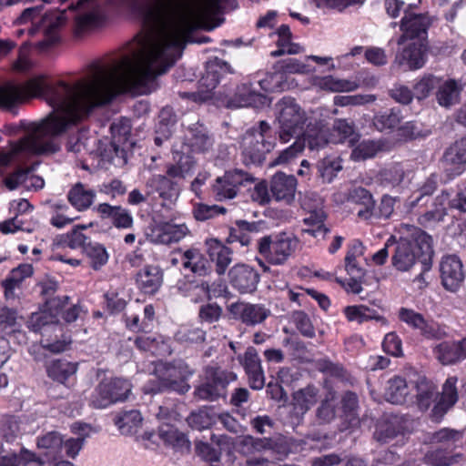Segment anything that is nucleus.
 I'll return each mask as SVG.
<instances>
[{
    "mask_svg": "<svg viewBox=\"0 0 466 466\" xmlns=\"http://www.w3.org/2000/svg\"><path fill=\"white\" fill-rule=\"evenodd\" d=\"M194 15L208 18L218 0H195ZM146 32L129 44L119 58L96 61L74 85L60 80V133L76 124L96 107L117 95H147L157 88V76L165 74L181 56L192 30L191 22L180 12V0H154L140 8Z\"/></svg>",
    "mask_w": 466,
    "mask_h": 466,
    "instance_id": "f257e3e1",
    "label": "nucleus"
},
{
    "mask_svg": "<svg viewBox=\"0 0 466 466\" xmlns=\"http://www.w3.org/2000/svg\"><path fill=\"white\" fill-rule=\"evenodd\" d=\"M57 82L47 75H40L25 85L5 84L0 86V106L10 108L30 97H41L53 108L40 122H30L24 126L25 135L12 145L8 153L0 155L2 168L11 161H24L30 155L55 152L54 141L58 135Z\"/></svg>",
    "mask_w": 466,
    "mask_h": 466,
    "instance_id": "f03ea898",
    "label": "nucleus"
},
{
    "mask_svg": "<svg viewBox=\"0 0 466 466\" xmlns=\"http://www.w3.org/2000/svg\"><path fill=\"white\" fill-rule=\"evenodd\" d=\"M40 287L45 304L40 313L31 316L28 326L32 330L39 331L42 335L35 360L43 364L48 378L56 381L58 380V336L56 334L58 301L56 297L57 286L55 280H46L40 283Z\"/></svg>",
    "mask_w": 466,
    "mask_h": 466,
    "instance_id": "7ed1b4c3",
    "label": "nucleus"
},
{
    "mask_svg": "<svg viewBox=\"0 0 466 466\" xmlns=\"http://www.w3.org/2000/svg\"><path fill=\"white\" fill-rule=\"evenodd\" d=\"M401 236L391 257L393 267L408 271L417 262L422 264V271L429 270L431 255V238L421 229L408 224L400 227Z\"/></svg>",
    "mask_w": 466,
    "mask_h": 466,
    "instance_id": "20e7f679",
    "label": "nucleus"
},
{
    "mask_svg": "<svg viewBox=\"0 0 466 466\" xmlns=\"http://www.w3.org/2000/svg\"><path fill=\"white\" fill-rule=\"evenodd\" d=\"M276 138L271 127L266 121H260L257 127L248 129L242 137L241 148L243 162L260 164L267 153L275 147Z\"/></svg>",
    "mask_w": 466,
    "mask_h": 466,
    "instance_id": "39448f33",
    "label": "nucleus"
},
{
    "mask_svg": "<svg viewBox=\"0 0 466 466\" xmlns=\"http://www.w3.org/2000/svg\"><path fill=\"white\" fill-rule=\"evenodd\" d=\"M276 110L279 138L282 143H288L302 131L308 119L307 113L289 96L280 99L276 104Z\"/></svg>",
    "mask_w": 466,
    "mask_h": 466,
    "instance_id": "423d86ee",
    "label": "nucleus"
},
{
    "mask_svg": "<svg viewBox=\"0 0 466 466\" xmlns=\"http://www.w3.org/2000/svg\"><path fill=\"white\" fill-rule=\"evenodd\" d=\"M299 240L292 233L280 232L258 240L259 255L269 264L283 265L296 252Z\"/></svg>",
    "mask_w": 466,
    "mask_h": 466,
    "instance_id": "0eeeda50",
    "label": "nucleus"
},
{
    "mask_svg": "<svg viewBox=\"0 0 466 466\" xmlns=\"http://www.w3.org/2000/svg\"><path fill=\"white\" fill-rule=\"evenodd\" d=\"M132 390L131 382L124 378L102 380L89 398V405L95 409H105L116 402L125 401Z\"/></svg>",
    "mask_w": 466,
    "mask_h": 466,
    "instance_id": "6e6552de",
    "label": "nucleus"
},
{
    "mask_svg": "<svg viewBox=\"0 0 466 466\" xmlns=\"http://www.w3.org/2000/svg\"><path fill=\"white\" fill-rule=\"evenodd\" d=\"M237 375L232 371L224 370L217 366L205 369L204 381L195 390V395L205 400H215L226 395V389Z\"/></svg>",
    "mask_w": 466,
    "mask_h": 466,
    "instance_id": "1a4fd4ad",
    "label": "nucleus"
},
{
    "mask_svg": "<svg viewBox=\"0 0 466 466\" xmlns=\"http://www.w3.org/2000/svg\"><path fill=\"white\" fill-rule=\"evenodd\" d=\"M108 0H86L83 11L75 19V32L82 35L100 27L106 19Z\"/></svg>",
    "mask_w": 466,
    "mask_h": 466,
    "instance_id": "9d476101",
    "label": "nucleus"
},
{
    "mask_svg": "<svg viewBox=\"0 0 466 466\" xmlns=\"http://www.w3.org/2000/svg\"><path fill=\"white\" fill-rule=\"evenodd\" d=\"M255 178L248 172L234 169L225 172L222 177H217L212 187L217 200L234 198L241 187L254 182Z\"/></svg>",
    "mask_w": 466,
    "mask_h": 466,
    "instance_id": "9b49d317",
    "label": "nucleus"
},
{
    "mask_svg": "<svg viewBox=\"0 0 466 466\" xmlns=\"http://www.w3.org/2000/svg\"><path fill=\"white\" fill-rule=\"evenodd\" d=\"M156 375L159 386L156 390L150 389V391L174 390L183 394L189 390L185 370L180 366L161 363L156 367Z\"/></svg>",
    "mask_w": 466,
    "mask_h": 466,
    "instance_id": "f8f14e48",
    "label": "nucleus"
},
{
    "mask_svg": "<svg viewBox=\"0 0 466 466\" xmlns=\"http://www.w3.org/2000/svg\"><path fill=\"white\" fill-rule=\"evenodd\" d=\"M233 319L245 326L254 327L263 323L269 316L270 309L263 304L237 301L228 307Z\"/></svg>",
    "mask_w": 466,
    "mask_h": 466,
    "instance_id": "ddd939ff",
    "label": "nucleus"
},
{
    "mask_svg": "<svg viewBox=\"0 0 466 466\" xmlns=\"http://www.w3.org/2000/svg\"><path fill=\"white\" fill-rule=\"evenodd\" d=\"M431 23V18L426 15H416L405 11L400 24L402 35L399 38L398 44L403 45L407 39L425 42L427 30Z\"/></svg>",
    "mask_w": 466,
    "mask_h": 466,
    "instance_id": "4468645a",
    "label": "nucleus"
},
{
    "mask_svg": "<svg viewBox=\"0 0 466 466\" xmlns=\"http://www.w3.org/2000/svg\"><path fill=\"white\" fill-rule=\"evenodd\" d=\"M238 359L248 376L249 386L253 390L262 389L265 384V376L257 350L254 347H248Z\"/></svg>",
    "mask_w": 466,
    "mask_h": 466,
    "instance_id": "2eb2a0df",
    "label": "nucleus"
},
{
    "mask_svg": "<svg viewBox=\"0 0 466 466\" xmlns=\"http://www.w3.org/2000/svg\"><path fill=\"white\" fill-rule=\"evenodd\" d=\"M440 271L442 285L447 290L456 291L464 279L462 263L455 255L442 258Z\"/></svg>",
    "mask_w": 466,
    "mask_h": 466,
    "instance_id": "dca6fc26",
    "label": "nucleus"
},
{
    "mask_svg": "<svg viewBox=\"0 0 466 466\" xmlns=\"http://www.w3.org/2000/svg\"><path fill=\"white\" fill-rule=\"evenodd\" d=\"M229 283L240 293H251L259 281L258 273L250 266L237 264L228 271Z\"/></svg>",
    "mask_w": 466,
    "mask_h": 466,
    "instance_id": "f3484780",
    "label": "nucleus"
},
{
    "mask_svg": "<svg viewBox=\"0 0 466 466\" xmlns=\"http://www.w3.org/2000/svg\"><path fill=\"white\" fill-rule=\"evenodd\" d=\"M457 382L458 378L451 376L442 384L439 399L431 410V417L434 420L441 419L457 403L459 400Z\"/></svg>",
    "mask_w": 466,
    "mask_h": 466,
    "instance_id": "a211bd4d",
    "label": "nucleus"
},
{
    "mask_svg": "<svg viewBox=\"0 0 466 466\" xmlns=\"http://www.w3.org/2000/svg\"><path fill=\"white\" fill-rule=\"evenodd\" d=\"M426 51L425 42L411 41L397 54L395 62L400 66H405L406 69H419L425 64Z\"/></svg>",
    "mask_w": 466,
    "mask_h": 466,
    "instance_id": "6ab92c4d",
    "label": "nucleus"
},
{
    "mask_svg": "<svg viewBox=\"0 0 466 466\" xmlns=\"http://www.w3.org/2000/svg\"><path fill=\"white\" fill-rule=\"evenodd\" d=\"M94 211L102 220L109 219L112 225L118 229H129L133 227L132 214L122 206L100 203L94 208Z\"/></svg>",
    "mask_w": 466,
    "mask_h": 466,
    "instance_id": "aec40b11",
    "label": "nucleus"
},
{
    "mask_svg": "<svg viewBox=\"0 0 466 466\" xmlns=\"http://www.w3.org/2000/svg\"><path fill=\"white\" fill-rule=\"evenodd\" d=\"M147 189V195H152V199L156 198V195L164 202H174L179 193V188L176 187V182L167 179L166 176L157 175L147 179L145 185Z\"/></svg>",
    "mask_w": 466,
    "mask_h": 466,
    "instance_id": "412c9836",
    "label": "nucleus"
},
{
    "mask_svg": "<svg viewBox=\"0 0 466 466\" xmlns=\"http://www.w3.org/2000/svg\"><path fill=\"white\" fill-rule=\"evenodd\" d=\"M297 179L292 175L276 173L270 182V191L277 201L290 204L295 198Z\"/></svg>",
    "mask_w": 466,
    "mask_h": 466,
    "instance_id": "4be33fe9",
    "label": "nucleus"
},
{
    "mask_svg": "<svg viewBox=\"0 0 466 466\" xmlns=\"http://www.w3.org/2000/svg\"><path fill=\"white\" fill-rule=\"evenodd\" d=\"M189 230L186 224L164 222L157 224L151 231V238L155 243L170 245L183 239Z\"/></svg>",
    "mask_w": 466,
    "mask_h": 466,
    "instance_id": "5701e85b",
    "label": "nucleus"
},
{
    "mask_svg": "<svg viewBox=\"0 0 466 466\" xmlns=\"http://www.w3.org/2000/svg\"><path fill=\"white\" fill-rule=\"evenodd\" d=\"M399 318L410 327L419 329L420 334L428 339H437L441 336V330L436 323L426 320L421 314L412 309L401 308Z\"/></svg>",
    "mask_w": 466,
    "mask_h": 466,
    "instance_id": "b1692460",
    "label": "nucleus"
},
{
    "mask_svg": "<svg viewBox=\"0 0 466 466\" xmlns=\"http://www.w3.org/2000/svg\"><path fill=\"white\" fill-rule=\"evenodd\" d=\"M205 246L209 259L215 263L216 272L223 275L232 262V250L217 238H207Z\"/></svg>",
    "mask_w": 466,
    "mask_h": 466,
    "instance_id": "393cba45",
    "label": "nucleus"
},
{
    "mask_svg": "<svg viewBox=\"0 0 466 466\" xmlns=\"http://www.w3.org/2000/svg\"><path fill=\"white\" fill-rule=\"evenodd\" d=\"M44 39L35 45L41 54L51 50L58 41V12L56 10L46 13L41 20Z\"/></svg>",
    "mask_w": 466,
    "mask_h": 466,
    "instance_id": "a878e982",
    "label": "nucleus"
},
{
    "mask_svg": "<svg viewBox=\"0 0 466 466\" xmlns=\"http://www.w3.org/2000/svg\"><path fill=\"white\" fill-rule=\"evenodd\" d=\"M163 272L158 266L147 265L136 275V284L145 294L154 295L161 287Z\"/></svg>",
    "mask_w": 466,
    "mask_h": 466,
    "instance_id": "bb28decb",
    "label": "nucleus"
},
{
    "mask_svg": "<svg viewBox=\"0 0 466 466\" xmlns=\"http://www.w3.org/2000/svg\"><path fill=\"white\" fill-rule=\"evenodd\" d=\"M384 397L392 404L413 403L410 388L405 379L400 376H394L387 381Z\"/></svg>",
    "mask_w": 466,
    "mask_h": 466,
    "instance_id": "cd10ccee",
    "label": "nucleus"
},
{
    "mask_svg": "<svg viewBox=\"0 0 466 466\" xmlns=\"http://www.w3.org/2000/svg\"><path fill=\"white\" fill-rule=\"evenodd\" d=\"M299 138L301 139L304 147L307 146L310 150H319L331 143L329 128L320 123L309 124L302 136Z\"/></svg>",
    "mask_w": 466,
    "mask_h": 466,
    "instance_id": "c85d7f7f",
    "label": "nucleus"
},
{
    "mask_svg": "<svg viewBox=\"0 0 466 466\" xmlns=\"http://www.w3.org/2000/svg\"><path fill=\"white\" fill-rule=\"evenodd\" d=\"M96 196L95 190L78 182L68 191L67 199L77 211H86L94 204Z\"/></svg>",
    "mask_w": 466,
    "mask_h": 466,
    "instance_id": "c756f323",
    "label": "nucleus"
},
{
    "mask_svg": "<svg viewBox=\"0 0 466 466\" xmlns=\"http://www.w3.org/2000/svg\"><path fill=\"white\" fill-rule=\"evenodd\" d=\"M348 200L361 207L357 212L360 220H368L372 217L375 203L371 194L366 188L355 187L350 189Z\"/></svg>",
    "mask_w": 466,
    "mask_h": 466,
    "instance_id": "7c9ffc66",
    "label": "nucleus"
},
{
    "mask_svg": "<svg viewBox=\"0 0 466 466\" xmlns=\"http://www.w3.org/2000/svg\"><path fill=\"white\" fill-rule=\"evenodd\" d=\"M86 237L78 229L74 228L69 233L60 237V261L66 262L73 267L80 265V259L76 257H67L62 251L66 248L78 249L84 247Z\"/></svg>",
    "mask_w": 466,
    "mask_h": 466,
    "instance_id": "2f4dec72",
    "label": "nucleus"
},
{
    "mask_svg": "<svg viewBox=\"0 0 466 466\" xmlns=\"http://www.w3.org/2000/svg\"><path fill=\"white\" fill-rule=\"evenodd\" d=\"M180 260L185 269L198 276H205L210 271L208 260L198 248H188L181 254Z\"/></svg>",
    "mask_w": 466,
    "mask_h": 466,
    "instance_id": "473e14b6",
    "label": "nucleus"
},
{
    "mask_svg": "<svg viewBox=\"0 0 466 466\" xmlns=\"http://www.w3.org/2000/svg\"><path fill=\"white\" fill-rule=\"evenodd\" d=\"M341 415L343 420L340 431H346L359 425L358 397L351 391L346 392L341 399Z\"/></svg>",
    "mask_w": 466,
    "mask_h": 466,
    "instance_id": "72a5a7b5",
    "label": "nucleus"
},
{
    "mask_svg": "<svg viewBox=\"0 0 466 466\" xmlns=\"http://www.w3.org/2000/svg\"><path fill=\"white\" fill-rule=\"evenodd\" d=\"M414 390L415 394L412 396L418 408L422 411L427 410L436 397L435 384L425 377H420L415 383Z\"/></svg>",
    "mask_w": 466,
    "mask_h": 466,
    "instance_id": "f704fd0d",
    "label": "nucleus"
},
{
    "mask_svg": "<svg viewBox=\"0 0 466 466\" xmlns=\"http://www.w3.org/2000/svg\"><path fill=\"white\" fill-rule=\"evenodd\" d=\"M267 101L266 96L252 90L249 85L243 84L238 87L231 103L236 107H243L265 105Z\"/></svg>",
    "mask_w": 466,
    "mask_h": 466,
    "instance_id": "c9c22d12",
    "label": "nucleus"
},
{
    "mask_svg": "<svg viewBox=\"0 0 466 466\" xmlns=\"http://www.w3.org/2000/svg\"><path fill=\"white\" fill-rule=\"evenodd\" d=\"M312 85L321 90L329 92H349L358 87L355 82L338 79L332 76H316L312 78Z\"/></svg>",
    "mask_w": 466,
    "mask_h": 466,
    "instance_id": "e433bc0d",
    "label": "nucleus"
},
{
    "mask_svg": "<svg viewBox=\"0 0 466 466\" xmlns=\"http://www.w3.org/2000/svg\"><path fill=\"white\" fill-rule=\"evenodd\" d=\"M410 171L402 163H393L380 171L381 183L389 187H399L409 179Z\"/></svg>",
    "mask_w": 466,
    "mask_h": 466,
    "instance_id": "4c0bfd02",
    "label": "nucleus"
},
{
    "mask_svg": "<svg viewBox=\"0 0 466 466\" xmlns=\"http://www.w3.org/2000/svg\"><path fill=\"white\" fill-rule=\"evenodd\" d=\"M318 399V389L313 385L300 389L293 394V405L297 413L304 414L316 402Z\"/></svg>",
    "mask_w": 466,
    "mask_h": 466,
    "instance_id": "58836bf2",
    "label": "nucleus"
},
{
    "mask_svg": "<svg viewBox=\"0 0 466 466\" xmlns=\"http://www.w3.org/2000/svg\"><path fill=\"white\" fill-rule=\"evenodd\" d=\"M86 315V311L78 301L74 302L68 296L60 298V319L66 324H71L77 319H82Z\"/></svg>",
    "mask_w": 466,
    "mask_h": 466,
    "instance_id": "ea45409f",
    "label": "nucleus"
},
{
    "mask_svg": "<svg viewBox=\"0 0 466 466\" xmlns=\"http://www.w3.org/2000/svg\"><path fill=\"white\" fill-rule=\"evenodd\" d=\"M437 100L442 106H450L459 102L461 86L455 80L450 79L439 86Z\"/></svg>",
    "mask_w": 466,
    "mask_h": 466,
    "instance_id": "a19ab883",
    "label": "nucleus"
},
{
    "mask_svg": "<svg viewBox=\"0 0 466 466\" xmlns=\"http://www.w3.org/2000/svg\"><path fill=\"white\" fill-rule=\"evenodd\" d=\"M227 73H231L230 66L218 58H215L208 63L206 76L202 77L203 85L209 89H213L218 84L219 77Z\"/></svg>",
    "mask_w": 466,
    "mask_h": 466,
    "instance_id": "79ce46f5",
    "label": "nucleus"
},
{
    "mask_svg": "<svg viewBox=\"0 0 466 466\" xmlns=\"http://www.w3.org/2000/svg\"><path fill=\"white\" fill-rule=\"evenodd\" d=\"M436 359L443 365L456 363L461 360L460 348L456 341H443L433 349Z\"/></svg>",
    "mask_w": 466,
    "mask_h": 466,
    "instance_id": "37998d69",
    "label": "nucleus"
},
{
    "mask_svg": "<svg viewBox=\"0 0 466 466\" xmlns=\"http://www.w3.org/2000/svg\"><path fill=\"white\" fill-rule=\"evenodd\" d=\"M329 135L332 144L343 143L349 141L352 144L358 135L355 133L353 126L345 119H338L334 122L332 130H329Z\"/></svg>",
    "mask_w": 466,
    "mask_h": 466,
    "instance_id": "c03bdc74",
    "label": "nucleus"
},
{
    "mask_svg": "<svg viewBox=\"0 0 466 466\" xmlns=\"http://www.w3.org/2000/svg\"><path fill=\"white\" fill-rule=\"evenodd\" d=\"M462 459V454H452L450 449H435L430 451L425 455V461L431 466H451L459 462Z\"/></svg>",
    "mask_w": 466,
    "mask_h": 466,
    "instance_id": "a18cd8bd",
    "label": "nucleus"
},
{
    "mask_svg": "<svg viewBox=\"0 0 466 466\" xmlns=\"http://www.w3.org/2000/svg\"><path fill=\"white\" fill-rule=\"evenodd\" d=\"M158 435L167 445L177 449L189 448V441L186 435L171 425L166 424L159 427Z\"/></svg>",
    "mask_w": 466,
    "mask_h": 466,
    "instance_id": "49530a36",
    "label": "nucleus"
},
{
    "mask_svg": "<svg viewBox=\"0 0 466 466\" xmlns=\"http://www.w3.org/2000/svg\"><path fill=\"white\" fill-rule=\"evenodd\" d=\"M463 439V432L443 428L430 437V442L433 444H439L446 449L452 450L457 446L459 442H461Z\"/></svg>",
    "mask_w": 466,
    "mask_h": 466,
    "instance_id": "de8ad7c7",
    "label": "nucleus"
},
{
    "mask_svg": "<svg viewBox=\"0 0 466 466\" xmlns=\"http://www.w3.org/2000/svg\"><path fill=\"white\" fill-rule=\"evenodd\" d=\"M142 422V417L138 410H132L116 416L115 423L123 434L137 432V429Z\"/></svg>",
    "mask_w": 466,
    "mask_h": 466,
    "instance_id": "09e8293b",
    "label": "nucleus"
},
{
    "mask_svg": "<svg viewBox=\"0 0 466 466\" xmlns=\"http://www.w3.org/2000/svg\"><path fill=\"white\" fill-rule=\"evenodd\" d=\"M444 161L447 164L458 166V173L461 172V167L466 164V137L457 140L446 150Z\"/></svg>",
    "mask_w": 466,
    "mask_h": 466,
    "instance_id": "8fccbe9b",
    "label": "nucleus"
},
{
    "mask_svg": "<svg viewBox=\"0 0 466 466\" xmlns=\"http://www.w3.org/2000/svg\"><path fill=\"white\" fill-rule=\"evenodd\" d=\"M385 143L378 140H366L360 143L351 153V158L360 161L375 157L379 152L383 151Z\"/></svg>",
    "mask_w": 466,
    "mask_h": 466,
    "instance_id": "3c124183",
    "label": "nucleus"
},
{
    "mask_svg": "<svg viewBox=\"0 0 466 466\" xmlns=\"http://www.w3.org/2000/svg\"><path fill=\"white\" fill-rule=\"evenodd\" d=\"M343 313L348 321L360 324L376 319V311L365 305L347 306L343 309Z\"/></svg>",
    "mask_w": 466,
    "mask_h": 466,
    "instance_id": "603ef678",
    "label": "nucleus"
},
{
    "mask_svg": "<svg viewBox=\"0 0 466 466\" xmlns=\"http://www.w3.org/2000/svg\"><path fill=\"white\" fill-rule=\"evenodd\" d=\"M363 253V246L360 241H354L345 256V269L348 274L363 276V269L359 266L357 258Z\"/></svg>",
    "mask_w": 466,
    "mask_h": 466,
    "instance_id": "864d4df0",
    "label": "nucleus"
},
{
    "mask_svg": "<svg viewBox=\"0 0 466 466\" xmlns=\"http://www.w3.org/2000/svg\"><path fill=\"white\" fill-rule=\"evenodd\" d=\"M438 185L437 177L435 175L430 176L423 185L416 191H414L409 198V205L411 208L417 207L420 202L425 203L424 199L429 198L436 190Z\"/></svg>",
    "mask_w": 466,
    "mask_h": 466,
    "instance_id": "5fc2aeb1",
    "label": "nucleus"
},
{
    "mask_svg": "<svg viewBox=\"0 0 466 466\" xmlns=\"http://www.w3.org/2000/svg\"><path fill=\"white\" fill-rule=\"evenodd\" d=\"M239 446L244 453H253L256 451H262L273 448V441L268 438H254L251 435L244 436Z\"/></svg>",
    "mask_w": 466,
    "mask_h": 466,
    "instance_id": "6e6d98bb",
    "label": "nucleus"
},
{
    "mask_svg": "<svg viewBox=\"0 0 466 466\" xmlns=\"http://www.w3.org/2000/svg\"><path fill=\"white\" fill-rule=\"evenodd\" d=\"M187 139L193 152L208 151L213 145L212 138L198 128L190 129Z\"/></svg>",
    "mask_w": 466,
    "mask_h": 466,
    "instance_id": "4d7b16f0",
    "label": "nucleus"
},
{
    "mask_svg": "<svg viewBox=\"0 0 466 466\" xmlns=\"http://www.w3.org/2000/svg\"><path fill=\"white\" fill-rule=\"evenodd\" d=\"M205 331L199 328L185 325L177 331L175 338L180 343L193 344L201 343L205 340Z\"/></svg>",
    "mask_w": 466,
    "mask_h": 466,
    "instance_id": "13d9d810",
    "label": "nucleus"
},
{
    "mask_svg": "<svg viewBox=\"0 0 466 466\" xmlns=\"http://www.w3.org/2000/svg\"><path fill=\"white\" fill-rule=\"evenodd\" d=\"M401 116L398 111L390 110L376 115L373 117V126L379 131L392 129L396 127L400 122Z\"/></svg>",
    "mask_w": 466,
    "mask_h": 466,
    "instance_id": "bf43d9fd",
    "label": "nucleus"
},
{
    "mask_svg": "<svg viewBox=\"0 0 466 466\" xmlns=\"http://www.w3.org/2000/svg\"><path fill=\"white\" fill-rule=\"evenodd\" d=\"M274 68L276 72L282 73L285 78L286 74H305L309 72L307 65L300 63L295 58L280 60L276 63Z\"/></svg>",
    "mask_w": 466,
    "mask_h": 466,
    "instance_id": "052dcab7",
    "label": "nucleus"
},
{
    "mask_svg": "<svg viewBox=\"0 0 466 466\" xmlns=\"http://www.w3.org/2000/svg\"><path fill=\"white\" fill-rule=\"evenodd\" d=\"M341 168L339 159L329 157L322 159L318 165L319 175L326 183H330Z\"/></svg>",
    "mask_w": 466,
    "mask_h": 466,
    "instance_id": "680f3d73",
    "label": "nucleus"
},
{
    "mask_svg": "<svg viewBox=\"0 0 466 466\" xmlns=\"http://www.w3.org/2000/svg\"><path fill=\"white\" fill-rule=\"evenodd\" d=\"M441 80L431 75L424 76L414 86V95L418 99L427 97L440 85Z\"/></svg>",
    "mask_w": 466,
    "mask_h": 466,
    "instance_id": "e2e57ef3",
    "label": "nucleus"
},
{
    "mask_svg": "<svg viewBox=\"0 0 466 466\" xmlns=\"http://www.w3.org/2000/svg\"><path fill=\"white\" fill-rule=\"evenodd\" d=\"M86 253L91 260V267L97 270L106 264L108 254L106 248L100 244L89 245Z\"/></svg>",
    "mask_w": 466,
    "mask_h": 466,
    "instance_id": "0e129e2a",
    "label": "nucleus"
},
{
    "mask_svg": "<svg viewBox=\"0 0 466 466\" xmlns=\"http://www.w3.org/2000/svg\"><path fill=\"white\" fill-rule=\"evenodd\" d=\"M193 216L197 220L205 221L225 212V208L217 205L208 206L198 203L193 206Z\"/></svg>",
    "mask_w": 466,
    "mask_h": 466,
    "instance_id": "69168bd1",
    "label": "nucleus"
},
{
    "mask_svg": "<svg viewBox=\"0 0 466 466\" xmlns=\"http://www.w3.org/2000/svg\"><path fill=\"white\" fill-rule=\"evenodd\" d=\"M187 424L192 429L201 431L208 428L213 423V418L207 410H199L191 412L187 419Z\"/></svg>",
    "mask_w": 466,
    "mask_h": 466,
    "instance_id": "338daca9",
    "label": "nucleus"
},
{
    "mask_svg": "<svg viewBox=\"0 0 466 466\" xmlns=\"http://www.w3.org/2000/svg\"><path fill=\"white\" fill-rule=\"evenodd\" d=\"M19 431V422L15 417H8L0 421V434L6 442H12Z\"/></svg>",
    "mask_w": 466,
    "mask_h": 466,
    "instance_id": "774afa93",
    "label": "nucleus"
}]
</instances>
